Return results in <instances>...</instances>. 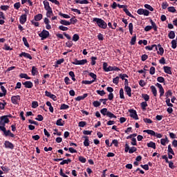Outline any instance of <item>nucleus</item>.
<instances>
[{"label":"nucleus","instance_id":"1","mask_svg":"<svg viewBox=\"0 0 177 177\" xmlns=\"http://www.w3.org/2000/svg\"><path fill=\"white\" fill-rule=\"evenodd\" d=\"M93 21L97 23L98 27L100 28H103L104 30L107 28V24L104 21V20L100 18H93Z\"/></svg>","mask_w":177,"mask_h":177},{"label":"nucleus","instance_id":"2","mask_svg":"<svg viewBox=\"0 0 177 177\" xmlns=\"http://www.w3.org/2000/svg\"><path fill=\"white\" fill-rule=\"evenodd\" d=\"M43 3L44 5V9L47 11L46 12L47 17H50V16L53 15V11H52V8H50V6H49V2L45 0L43 1Z\"/></svg>","mask_w":177,"mask_h":177},{"label":"nucleus","instance_id":"3","mask_svg":"<svg viewBox=\"0 0 177 177\" xmlns=\"http://www.w3.org/2000/svg\"><path fill=\"white\" fill-rule=\"evenodd\" d=\"M8 115L1 116L0 118V129L5 131V124H9V118Z\"/></svg>","mask_w":177,"mask_h":177},{"label":"nucleus","instance_id":"4","mask_svg":"<svg viewBox=\"0 0 177 177\" xmlns=\"http://www.w3.org/2000/svg\"><path fill=\"white\" fill-rule=\"evenodd\" d=\"M150 23L151 24V26H147L145 28V31H150V30H152V28H153L154 31H157V25L156 24V23L154 21H153L151 19L150 20Z\"/></svg>","mask_w":177,"mask_h":177},{"label":"nucleus","instance_id":"5","mask_svg":"<svg viewBox=\"0 0 177 177\" xmlns=\"http://www.w3.org/2000/svg\"><path fill=\"white\" fill-rule=\"evenodd\" d=\"M39 36L41 38V41L46 39L49 37V32L46 30H43L39 34Z\"/></svg>","mask_w":177,"mask_h":177},{"label":"nucleus","instance_id":"6","mask_svg":"<svg viewBox=\"0 0 177 177\" xmlns=\"http://www.w3.org/2000/svg\"><path fill=\"white\" fill-rule=\"evenodd\" d=\"M86 63H88V60L86 59H75V61L72 62V64H75L76 66H84V64H86Z\"/></svg>","mask_w":177,"mask_h":177},{"label":"nucleus","instance_id":"7","mask_svg":"<svg viewBox=\"0 0 177 177\" xmlns=\"http://www.w3.org/2000/svg\"><path fill=\"white\" fill-rule=\"evenodd\" d=\"M138 15H144V16H149L150 15V12L147 10H145L143 8H140L137 10Z\"/></svg>","mask_w":177,"mask_h":177},{"label":"nucleus","instance_id":"8","mask_svg":"<svg viewBox=\"0 0 177 177\" xmlns=\"http://www.w3.org/2000/svg\"><path fill=\"white\" fill-rule=\"evenodd\" d=\"M0 131H2V132H3L5 136H10V138H15V134L10 132V130L6 131V127H4V130L2 129H0Z\"/></svg>","mask_w":177,"mask_h":177},{"label":"nucleus","instance_id":"9","mask_svg":"<svg viewBox=\"0 0 177 177\" xmlns=\"http://www.w3.org/2000/svg\"><path fill=\"white\" fill-rule=\"evenodd\" d=\"M129 113H130V117H131V118H134V120H139V118L138 117V113H136V111H135L134 109H130L129 110Z\"/></svg>","mask_w":177,"mask_h":177},{"label":"nucleus","instance_id":"10","mask_svg":"<svg viewBox=\"0 0 177 177\" xmlns=\"http://www.w3.org/2000/svg\"><path fill=\"white\" fill-rule=\"evenodd\" d=\"M20 100V95H13L11 97V102L13 104H17Z\"/></svg>","mask_w":177,"mask_h":177},{"label":"nucleus","instance_id":"11","mask_svg":"<svg viewBox=\"0 0 177 177\" xmlns=\"http://www.w3.org/2000/svg\"><path fill=\"white\" fill-rule=\"evenodd\" d=\"M4 146L6 149H10L11 150H13L15 149V146L13 144L9 141H5Z\"/></svg>","mask_w":177,"mask_h":177},{"label":"nucleus","instance_id":"12","mask_svg":"<svg viewBox=\"0 0 177 177\" xmlns=\"http://www.w3.org/2000/svg\"><path fill=\"white\" fill-rule=\"evenodd\" d=\"M156 86H158V88H159V92H160V97H162V96H164V88H162V85H161V84H160V83H157L156 84Z\"/></svg>","mask_w":177,"mask_h":177},{"label":"nucleus","instance_id":"13","mask_svg":"<svg viewBox=\"0 0 177 177\" xmlns=\"http://www.w3.org/2000/svg\"><path fill=\"white\" fill-rule=\"evenodd\" d=\"M26 57V59H29L30 60H32V57H31V55H30L29 53H21L20 55H19V57Z\"/></svg>","mask_w":177,"mask_h":177},{"label":"nucleus","instance_id":"14","mask_svg":"<svg viewBox=\"0 0 177 177\" xmlns=\"http://www.w3.org/2000/svg\"><path fill=\"white\" fill-rule=\"evenodd\" d=\"M124 91L127 93V95H128V96L129 97H131V96H132V90L131 89V87L128 86H124Z\"/></svg>","mask_w":177,"mask_h":177},{"label":"nucleus","instance_id":"15","mask_svg":"<svg viewBox=\"0 0 177 177\" xmlns=\"http://www.w3.org/2000/svg\"><path fill=\"white\" fill-rule=\"evenodd\" d=\"M19 21L21 24H24L27 21V15H23L19 18Z\"/></svg>","mask_w":177,"mask_h":177},{"label":"nucleus","instance_id":"16","mask_svg":"<svg viewBox=\"0 0 177 177\" xmlns=\"http://www.w3.org/2000/svg\"><path fill=\"white\" fill-rule=\"evenodd\" d=\"M22 84L23 85H24L25 88H31L33 86L32 83L30 81H26L25 82H23Z\"/></svg>","mask_w":177,"mask_h":177},{"label":"nucleus","instance_id":"17","mask_svg":"<svg viewBox=\"0 0 177 177\" xmlns=\"http://www.w3.org/2000/svg\"><path fill=\"white\" fill-rule=\"evenodd\" d=\"M164 71L165 73H166V74H172V71H171V67L169 66H164L163 67Z\"/></svg>","mask_w":177,"mask_h":177},{"label":"nucleus","instance_id":"18","mask_svg":"<svg viewBox=\"0 0 177 177\" xmlns=\"http://www.w3.org/2000/svg\"><path fill=\"white\" fill-rule=\"evenodd\" d=\"M158 55H160V56H162V55H164V48L161 47L160 44H158Z\"/></svg>","mask_w":177,"mask_h":177},{"label":"nucleus","instance_id":"19","mask_svg":"<svg viewBox=\"0 0 177 177\" xmlns=\"http://www.w3.org/2000/svg\"><path fill=\"white\" fill-rule=\"evenodd\" d=\"M60 24H62V26H71V22L68 21H66L64 19H62L59 21Z\"/></svg>","mask_w":177,"mask_h":177},{"label":"nucleus","instance_id":"20","mask_svg":"<svg viewBox=\"0 0 177 177\" xmlns=\"http://www.w3.org/2000/svg\"><path fill=\"white\" fill-rule=\"evenodd\" d=\"M147 147H151V149H156V142L150 141L147 144Z\"/></svg>","mask_w":177,"mask_h":177},{"label":"nucleus","instance_id":"21","mask_svg":"<svg viewBox=\"0 0 177 177\" xmlns=\"http://www.w3.org/2000/svg\"><path fill=\"white\" fill-rule=\"evenodd\" d=\"M83 138L85 139L84 146L88 147V146H89V138L88 136H84Z\"/></svg>","mask_w":177,"mask_h":177},{"label":"nucleus","instance_id":"22","mask_svg":"<svg viewBox=\"0 0 177 177\" xmlns=\"http://www.w3.org/2000/svg\"><path fill=\"white\" fill-rule=\"evenodd\" d=\"M56 125L58 127H63V125H64V121H63L62 119H59L56 122Z\"/></svg>","mask_w":177,"mask_h":177},{"label":"nucleus","instance_id":"23","mask_svg":"<svg viewBox=\"0 0 177 177\" xmlns=\"http://www.w3.org/2000/svg\"><path fill=\"white\" fill-rule=\"evenodd\" d=\"M143 132L148 133V135H151V136H154V135H156L155 131L153 130H144Z\"/></svg>","mask_w":177,"mask_h":177},{"label":"nucleus","instance_id":"24","mask_svg":"<svg viewBox=\"0 0 177 177\" xmlns=\"http://www.w3.org/2000/svg\"><path fill=\"white\" fill-rule=\"evenodd\" d=\"M151 92L153 95V96H157V88H156V86H151Z\"/></svg>","mask_w":177,"mask_h":177},{"label":"nucleus","instance_id":"25","mask_svg":"<svg viewBox=\"0 0 177 177\" xmlns=\"http://www.w3.org/2000/svg\"><path fill=\"white\" fill-rule=\"evenodd\" d=\"M19 77L20 78H25V80H31V77H28L26 73H21Z\"/></svg>","mask_w":177,"mask_h":177},{"label":"nucleus","instance_id":"26","mask_svg":"<svg viewBox=\"0 0 177 177\" xmlns=\"http://www.w3.org/2000/svg\"><path fill=\"white\" fill-rule=\"evenodd\" d=\"M129 30L130 34L132 35V34H133V24H129Z\"/></svg>","mask_w":177,"mask_h":177},{"label":"nucleus","instance_id":"27","mask_svg":"<svg viewBox=\"0 0 177 177\" xmlns=\"http://www.w3.org/2000/svg\"><path fill=\"white\" fill-rule=\"evenodd\" d=\"M168 37L170 39H174V38H175V32L174 31H170Z\"/></svg>","mask_w":177,"mask_h":177},{"label":"nucleus","instance_id":"28","mask_svg":"<svg viewBox=\"0 0 177 177\" xmlns=\"http://www.w3.org/2000/svg\"><path fill=\"white\" fill-rule=\"evenodd\" d=\"M42 19V14H38L35 17V21H39Z\"/></svg>","mask_w":177,"mask_h":177},{"label":"nucleus","instance_id":"29","mask_svg":"<svg viewBox=\"0 0 177 177\" xmlns=\"http://www.w3.org/2000/svg\"><path fill=\"white\" fill-rule=\"evenodd\" d=\"M100 113L101 114H102V115H107V113H109V111H107L106 108H104L100 110Z\"/></svg>","mask_w":177,"mask_h":177},{"label":"nucleus","instance_id":"30","mask_svg":"<svg viewBox=\"0 0 177 177\" xmlns=\"http://www.w3.org/2000/svg\"><path fill=\"white\" fill-rule=\"evenodd\" d=\"M67 109H70V106L65 104H62L60 106V110H67Z\"/></svg>","mask_w":177,"mask_h":177},{"label":"nucleus","instance_id":"31","mask_svg":"<svg viewBox=\"0 0 177 177\" xmlns=\"http://www.w3.org/2000/svg\"><path fill=\"white\" fill-rule=\"evenodd\" d=\"M107 117H109V118H117V116H115V115H114L113 113L108 111L107 113Z\"/></svg>","mask_w":177,"mask_h":177},{"label":"nucleus","instance_id":"32","mask_svg":"<svg viewBox=\"0 0 177 177\" xmlns=\"http://www.w3.org/2000/svg\"><path fill=\"white\" fill-rule=\"evenodd\" d=\"M124 12L126 13V15L127 16H129V17H132L133 19V15H132V14H131V12H129V10H128V9L124 8Z\"/></svg>","mask_w":177,"mask_h":177},{"label":"nucleus","instance_id":"33","mask_svg":"<svg viewBox=\"0 0 177 177\" xmlns=\"http://www.w3.org/2000/svg\"><path fill=\"white\" fill-rule=\"evenodd\" d=\"M22 40H23V42L25 45V46H26V48H30V44H28V41H27V38L23 37Z\"/></svg>","mask_w":177,"mask_h":177},{"label":"nucleus","instance_id":"34","mask_svg":"<svg viewBox=\"0 0 177 177\" xmlns=\"http://www.w3.org/2000/svg\"><path fill=\"white\" fill-rule=\"evenodd\" d=\"M71 162V159L64 160L60 162V165H64V164H68Z\"/></svg>","mask_w":177,"mask_h":177},{"label":"nucleus","instance_id":"35","mask_svg":"<svg viewBox=\"0 0 177 177\" xmlns=\"http://www.w3.org/2000/svg\"><path fill=\"white\" fill-rule=\"evenodd\" d=\"M93 82H95V80H84L82 82V84H85V85H91V84H93Z\"/></svg>","mask_w":177,"mask_h":177},{"label":"nucleus","instance_id":"36","mask_svg":"<svg viewBox=\"0 0 177 177\" xmlns=\"http://www.w3.org/2000/svg\"><path fill=\"white\" fill-rule=\"evenodd\" d=\"M176 40L174 39L171 41V48L173 49H176V46H177V43H176Z\"/></svg>","mask_w":177,"mask_h":177},{"label":"nucleus","instance_id":"37","mask_svg":"<svg viewBox=\"0 0 177 177\" xmlns=\"http://www.w3.org/2000/svg\"><path fill=\"white\" fill-rule=\"evenodd\" d=\"M168 12H171V13H175V12H176V9H175V7L171 6V7H169L167 8Z\"/></svg>","mask_w":177,"mask_h":177},{"label":"nucleus","instance_id":"38","mask_svg":"<svg viewBox=\"0 0 177 177\" xmlns=\"http://www.w3.org/2000/svg\"><path fill=\"white\" fill-rule=\"evenodd\" d=\"M155 73H156V68H154V66H151L149 70V74H151V75H153V74Z\"/></svg>","mask_w":177,"mask_h":177},{"label":"nucleus","instance_id":"39","mask_svg":"<svg viewBox=\"0 0 177 177\" xmlns=\"http://www.w3.org/2000/svg\"><path fill=\"white\" fill-rule=\"evenodd\" d=\"M145 8L146 9H148V10H150L151 12H153V10H154V8H153V7H151V6H150L149 4H145Z\"/></svg>","mask_w":177,"mask_h":177},{"label":"nucleus","instance_id":"40","mask_svg":"<svg viewBox=\"0 0 177 177\" xmlns=\"http://www.w3.org/2000/svg\"><path fill=\"white\" fill-rule=\"evenodd\" d=\"M166 104H167V106L169 107H174V104H172V103H171V100L169 98H167L166 100Z\"/></svg>","mask_w":177,"mask_h":177},{"label":"nucleus","instance_id":"41","mask_svg":"<svg viewBox=\"0 0 177 177\" xmlns=\"http://www.w3.org/2000/svg\"><path fill=\"white\" fill-rule=\"evenodd\" d=\"M80 39V35H78L77 34H75L73 37V41H74L75 42H77V41H78Z\"/></svg>","mask_w":177,"mask_h":177},{"label":"nucleus","instance_id":"42","mask_svg":"<svg viewBox=\"0 0 177 177\" xmlns=\"http://www.w3.org/2000/svg\"><path fill=\"white\" fill-rule=\"evenodd\" d=\"M79 161L83 164H85V162H86V158H84V156H79Z\"/></svg>","mask_w":177,"mask_h":177},{"label":"nucleus","instance_id":"43","mask_svg":"<svg viewBox=\"0 0 177 177\" xmlns=\"http://www.w3.org/2000/svg\"><path fill=\"white\" fill-rule=\"evenodd\" d=\"M168 153H170L173 156H175V153L174 152L172 147H171V145H168Z\"/></svg>","mask_w":177,"mask_h":177},{"label":"nucleus","instance_id":"44","mask_svg":"<svg viewBox=\"0 0 177 177\" xmlns=\"http://www.w3.org/2000/svg\"><path fill=\"white\" fill-rule=\"evenodd\" d=\"M59 15L62 16V17H64V19H70V15H68L67 14H63L62 12H59Z\"/></svg>","mask_w":177,"mask_h":177},{"label":"nucleus","instance_id":"45","mask_svg":"<svg viewBox=\"0 0 177 177\" xmlns=\"http://www.w3.org/2000/svg\"><path fill=\"white\" fill-rule=\"evenodd\" d=\"M143 121L146 122V124H153V120L149 118H144Z\"/></svg>","mask_w":177,"mask_h":177},{"label":"nucleus","instance_id":"46","mask_svg":"<svg viewBox=\"0 0 177 177\" xmlns=\"http://www.w3.org/2000/svg\"><path fill=\"white\" fill-rule=\"evenodd\" d=\"M100 104H101L100 101V102L99 101H94L93 102V106H94V107H99L100 106Z\"/></svg>","mask_w":177,"mask_h":177},{"label":"nucleus","instance_id":"47","mask_svg":"<svg viewBox=\"0 0 177 177\" xmlns=\"http://www.w3.org/2000/svg\"><path fill=\"white\" fill-rule=\"evenodd\" d=\"M120 99H125V97L124 96V89L120 88Z\"/></svg>","mask_w":177,"mask_h":177},{"label":"nucleus","instance_id":"48","mask_svg":"<svg viewBox=\"0 0 177 177\" xmlns=\"http://www.w3.org/2000/svg\"><path fill=\"white\" fill-rule=\"evenodd\" d=\"M142 97L145 100V102H149L150 97L147 94H143Z\"/></svg>","mask_w":177,"mask_h":177},{"label":"nucleus","instance_id":"49","mask_svg":"<svg viewBox=\"0 0 177 177\" xmlns=\"http://www.w3.org/2000/svg\"><path fill=\"white\" fill-rule=\"evenodd\" d=\"M38 73V71L37 70V68L35 66L32 67V75H35Z\"/></svg>","mask_w":177,"mask_h":177},{"label":"nucleus","instance_id":"50","mask_svg":"<svg viewBox=\"0 0 177 177\" xmlns=\"http://www.w3.org/2000/svg\"><path fill=\"white\" fill-rule=\"evenodd\" d=\"M136 43V36H134L131 38L130 44L131 45H135Z\"/></svg>","mask_w":177,"mask_h":177},{"label":"nucleus","instance_id":"51","mask_svg":"<svg viewBox=\"0 0 177 177\" xmlns=\"http://www.w3.org/2000/svg\"><path fill=\"white\" fill-rule=\"evenodd\" d=\"M1 169H2V171H3V172H6V173L9 172V171L10 170L9 169V167H8L6 166H2Z\"/></svg>","mask_w":177,"mask_h":177},{"label":"nucleus","instance_id":"52","mask_svg":"<svg viewBox=\"0 0 177 177\" xmlns=\"http://www.w3.org/2000/svg\"><path fill=\"white\" fill-rule=\"evenodd\" d=\"M20 6H21L20 2H17L14 4V8L15 9H17V10H19V9H20Z\"/></svg>","mask_w":177,"mask_h":177},{"label":"nucleus","instance_id":"53","mask_svg":"<svg viewBox=\"0 0 177 177\" xmlns=\"http://www.w3.org/2000/svg\"><path fill=\"white\" fill-rule=\"evenodd\" d=\"M96 57H91V66H95L96 64Z\"/></svg>","mask_w":177,"mask_h":177},{"label":"nucleus","instance_id":"54","mask_svg":"<svg viewBox=\"0 0 177 177\" xmlns=\"http://www.w3.org/2000/svg\"><path fill=\"white\" fill-rule=\"evenodd\" d=\"M69 75L71 77L73 81H75V75L74 74V72L70 71Z\"/></svg>","mask_w":177,"mask_h":177},{"label":"nucleus","instance_id":"55","mask_svg":"<svg viewBox=\"0 0 177 177\" xmlns=\"http://www.w3.org/2000/svg\"><path fill=\"white\" fill-rule=\"evenodd\" d=\"M119 81H120V77H118V76L113 78V84H115V85L118 84Z\"/></svg>","mask_w":177,"mask_h":177},{"label":"nucleus","instance_id":"56","mask_svg":"<svg viewBox=\"0 0 177 177\" xmlns=\"http://www.w3.org/2000/svg\"><path fill=\"white\" fill-rule=\"evenodd\" d=\"M59 30H61V31H67L68 30V28L63 26H59Z\"/></svg>","mask_w":177,"mask_h":177},{"label":"nucleus","instance_id":"57","mask_svg":"<svg viewBox=\"0 0 177 177\" xmlns=\"http://www.w3.org/2000/svg\"><path fill=\"white\" fill-rule=\"evenodd\" d=\"M154 46H156V44H153L151 46H147L145 47V49L147 50H153V49H154Z\"/></svg>","mask_w":177,"mask_h":177},{"label":"nucleus","instance_id":"58","mask_svg":"<svg viewBox=\"0 0 177 177\" xmlns=\"http://www.w3.org/2000/svg\"><path fill=\"white\" fill-rule=\"evenodd\" d=\"M85 125H86V122L81 121L79 122V127L80 128H84V127H85Z\"/></svg>","mask_w":177,"mask_h":177},{"label":"nucleus","instance_id":"59","mask_svg":"<svg viewBox=\"0 0 177 177\" xmlns=\"http://www.w3.org/2000/svg\"><path fill=\"white\" fill-rule=\"evenodd\" d=\"M136 151V147H131L129 150V153L130 154H132L133 153H135V151Z\"/></svg>","mask_w":177,"mask_h":177},{"label":"nucleus","instance_id":"60","mask_svg":"<svg viewBox=\"0 0 177 177\" xmlns=\"http://www.w3.org/2000/svg\"><path fill=\"white\" fill-rule=\"evenodd\" d=\"M35 120L37 121H44V116H42V115H38Z\"/></svg>","mask_w":177,"mask_h":177},{"label":"nucleus","instance_id":"61","mask_svg":"<svg viewBox=\"0 0 177 177\" xmlns=\"http://www.w3.org/2000/svg\"><path fill=\"white\" fill-rule=\"evenodd\" d=\"M166 97H169V96H172V91L171 90L167 91L165 93Z\"/></svg>","mask_w":177,"mask_h":177},{"label":"nucleus","instance_id":"62","mask_svg":"<svg viewBox=\"0 0 177 177\" xmlns=\"http://www.w3.org/2000/svg\"><path fill=\"white\" fill-rule=\"evenodd\" d=\"M37 106H38V102L34 101L32 102V109H37Z\"/></svg>","mask_w":177,"mask_h":177},{"label":"nucleus","instance_id":"63","mask_svg":"<svg viewBox=\"0 0 177 177\" xmlns=\"http://www.w3.org/2000/svg\"><path fill=\"white\" fill-rule=\"evenodd\" d=\"M157 81H158V82L162 83V82H165V79H164V77H158Z\"/></svg>","mask_w":177,"mask_h":177},{"label":"nucleus","instance_id":"64","mask_svg":"<svg viewBox=\"0 0 177 177\" xmlns=\"http://www.w3.org/2000/svg\"><path fill=\"white\" fill-rule=\"evenodd\" d=\"M167 8H168V3L167 2H163L162 3V9H167Z\"/></svg>","mask_w":177,"mask_h":177}]
</instances>
